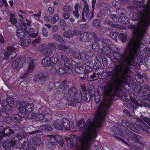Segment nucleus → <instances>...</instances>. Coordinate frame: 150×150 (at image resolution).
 Segmentation results:
<instances>
[{"label":"nucleus","instance_id":"nucleus-53","mask_svg":"<svg viewBox=\"0 0 150 150\" xmlns=\"http://www.w3.org/2000/svg\"><path fill=\"white\" fill-rule=\"evenodd\" d=\"M59 19V16L58 14H56L54 15V16L52 18V23L54 24Z\"/></svg>","mask_w":150,"mask_h":150},{"label":"nucleus","instance_id":"nucleus-23","mask_svg":"<svg viewBox=\"0 0 150 150\" xmlns=\"http://www.w3.org/2000/svg\"><path fill=\"white\" fill-rule=\"evenodd\" d=\"M52 57V56L50 58V57L48 56L44 59H42V60L41 62L42 64L44 67H47L50 65L51 66L52 63L51 59Z\"/></svg>","mask_w":150,"mask_h":150},{"label":"nucleus","instance_id":"nucleus-60","mask_svg":"<svg viewBox=\"0 0 150 150\" xmlns=\"http://www.w3.org/2000/svg\"><path fill=\"white\" fill-rule=\"evenodd\" d=\"M100 23V21L98 19L94 20L93 21V24L94 26H98Z\"/></svg>","mask_w":150,"mask_h":150},{"label":"nucleus","instance_id":"nucleus-26","mask_svg":"<svg viewBox=\"0 0 150 150\" xmlns=\"http://www.w3.org/2000/svg\"><path fill=\"white\" fill-rule=\"evenodd\" d=\"M81 34L79 37V41L81 42L88 41V33L87 32H85L83 31L82 33H81L79 34Z\"/></svg>","mask_w":150,"mask_h":150},{"label":"nucleus","instance_id":"nucleus-52","mask_svg":"<svg viewBox=\"0 0 150 150\" xmlns=\"http://www.w3.org/2000/svg\"><path fill=\"white\" fill-rule=\"evenodd\" d=\"M118 35V33L116 32H112L110 33L111 37L114 40H117V38Z\"/></svg>","mask_w":150,"mask_h":150},{"label":"nucleus","instance_id":"nucleus-40","mask_svg":"<svg viewBox=\"0 0 150 150\" xmlns=\"http://www.w3.org/2000/svg\"><path fill=\"white\" fill-rule=\"evenodd\" d=\"M111 130L112 132L115 135H118L119 134L121 135L122 134V131L121 132L117 127H113Z\"/></svg>","mask_w":150,"mask_h":150},{"label":"nucleus","instance_id":"nucleus-34","mask_svg":"<svg viewBox=\"0 0 150 150\" xmlns=\"http://www.w3.org/2000/svg\"><path fill=\"white\" fill-rule=\"evenodd\" d=\"M90 9L89 8V6L87 4L85 3L84 8L83 11L82 13V21L83 22H85L86 21V19H84V12H90Z\"/></svg>","mask_w":150,"mask_h":150},{"label":"nucleus","instance_id":"nucleus-11","mask_svg":"<svg viewBox=\"0 0 150 150\" xmlns=\"http://www.w3.org/2000/svg\"><path fill=\"white\" fill-rule=\"evenodd\" d=\"M135 121V124L138 127L141 129L145 132L150 134V127L145 123L141 119H136L133 118V120Z\"/></svg>","mask_w":150,"mask_h":150},{"label":"nucleus","instance_id":"nucleus-64","mask_svg":"<svg viewBox=\"0 0 150 150\" xmlns=\"http://www.w3.org/2000/svg\"><path fill=\"white\" fill-rule=\"evenodd\" d=\"M97 3L96 0H92L91 1L92 9L93 11H94L95 8V5Z\"/></svg>","mask_w":150,"mask_h":150},{"label":"nucleus","instance_id":"nucleus-28","mask_svg":"<svg viewBox=\"0 0 150 150\" xmlns=\"http://www.w3.org/2000/svg\"><path fill=\"white\" fill-rule=\"evenodd\" d=\"M22 45L24 47L28 46L31 42L30 39L28 37H25L20 40Z\"/></svg>","mask_w":150,"mask_h":150},{"label":"nucleus","instance_id":"nucleus-55","mask_svg":"<svg viewBox=\"0 0 150 150\" xmlns=\"http://www.w3.org/2000/svg\"><path fill=\"white\" fill-rule=\"evenodd\" d=\"M101 59V62L104 67H106L108 65V60L105 58H103L101 56L99 57Z\"/></svg>","mask_w":150,"mask_h":150},{"label":"nucleus","instance_id":"nucleus-12","mask_svg":"<svg viewBox=\"0 0 150 150\" xmlns=\"http://www.w3.org/2000/svg\"><path fill=\"white\" fill-rule=\"evenodd\" d=\"M58 57L57 54L54 53L52 55L51 59L52 63L51 66L54 67L57 69L62 68V63L58 60Z\"/></svg>","mask_w":150,"mask_h":150},{"label":"nucleus","instance_id":"nucleus-19","mask_svg":"<svg viewBox=\"0 0 150 150\" xmlns=\"http://www.w3.org/2000/svg\"><path fill=\"white\" fill-rule=\"evenodd\" d=\"M122 126L125 128H129L135 132H137L138 131V130L135 128L133 124L127 122L126 121H122Z\"/></svg>","mask_w":150,"mask_h":150},{"label":"nucleus","instance_id":"nucleus-38","mask_svg":"<svg viewBox=\"0 0 150 150\" xmlns=\"http://www.w3.org/2000/svg\"><path fill=\"white\" fill-rule=\"evenodd\" d=\"M54 125L55 128L57 130H62L63 129L62 124L61 122H58L57 121H54Z\"/></svg>","mask_w":150,"mask_h":150},{"label":"nucleus","instance_id":"nucleus-29","mask_svg":"<svg viewBox=\"0 0 150 150\" xmlns=\"http://www.w3.org/2000/svg\"><path fill=\"white\" fill-rule=\"evenodd\" d=\"M18 110L19 111V113L21 115L22 117H24L25 116L26 114L28 115L26 112V106H23L21 105L19 108Z\"/></svg>","mask_w":150,"mask_h":150},{"label":"nucleus","instance_id":"nucleus-43","mask_svg":"<svg viewBox=\"0 0 150 150\" xmlns=\"http://www.w3.org/2000/svg\"><path fill=\"white\" fill-rule=\"evenodd\" d=\"M12 119L14 122L18 123L20 122L21 116H20V115L15 114L12 116Z\"/></svg>","mask_w":150,"mask_h":150},{"label":"nucleus","instance_id":"nucleus-61","mask_svg":"<svg viewBox=\"0 0 150 150\" xmlns=\"http://www.w3.org/2000/svg\"><path fill=\"white\" fill-rule=\"evenodd\" d=\"M105 23L108 25L110 26L111 27L115 28L117 26L115 24H114L112 22L110 21H106L105 22Z\"/></svg>","mask_w":150,"mask_h":150},{"label":"nucleus","instance_id":"nucleus-17","mask_svg":"<svg viewBox=\"0 0 150 150\" xmlns=\"http://www.w3.org/2000/svg\"><path fill=\"white\" fill-rule=\"evenodd\" d=\"M21 58H18L13 62L12 67L14 69L19 71L22 67L23 64L21 61Z\"/></svg>","mask_w":150,"mask_h":150},{"label":"nucleus","instance_id":"nucleus-10","mask_svg":"<svg viewBox=\"0 0 150 150\" xmlns=\"http://www.w3.org/2000/svg\"><path fill=\"white\" fill-rule=\"evenodd\" d=\"M49 77L44 73H39L38 75L35 76L34 80L35 82H39L43 85H49L51 82L49 80Z\"/></svg>","mask_w":150,"mask_h":150},{"label":"nucleus","instance_id":"nucleus-32","mask_svg":"<svg viewBox=\"0 0 150 150\" xmlns=\"http://www.w3.org/2000/svg\"><path fill=\"white\" fill-rule=\"evenodd\" d=\"M150 91V87L147 85L144 84L140 87V90L139 91V92L142 93H143L144 94L146 92Z\"/></svg>","mask_w":150,"mask_h":150},{"label":"nucleus","instance_id":"nucleus-31","mask_svg":"<svg viewBox=\"0 0 150 150\" xmlns=\"http://www.w3.org/2000/svg\"><path fill=\"white\" fill-rule=\"evenodd\" d=\"M52 37L55 40L60 43H62L63 44H65L66 43L65 41L63 40V38L60 35L57 34H54L53 35Z\"/></svg>","mask_w":150,"mask_h":150},{"label":"nucleus","instance_id":"nucleus-47","mask_svg":"<svg viewBox=\"0 0 150 150\" xmlns=\"http://www.w3.org/2000/svg\"><path fill=\"white\" fill-rule=\"evenodd\" d=\"M74 56L75 58L78 59H81L83 61L86 58V57H83L82 54L80 53H78V54H76L75 53V54L74 55Z\"/></svg>","mask_w":150,"mask_h":150},{"label":"nucleus","instance_id":"nucleus-20","mask_svg":"<svg viewBox=\"0 0 150 150\" xmlns=\"http://www.w3.org/2000/svg\"><path fill=\"white\" fill-rule=\"evenodd\" d=\"M102 47L101 45L99 44L98 42H94L92 45V48L93 50L96 52L100 51L103 54V52L104 50H103Z\"/></svg>","mask_w":150,"mask_h":150},{"label":"nucleus","instance_id":"nucleus-54","mask_svg":"<svg viewBox=\"0 0 150 150\" xmlns=\"http://www.w3.org/2000/svg\"><path fill=\"white\" fill-rule=\"evenodd\" d=\"M61 43V44H59L58 45V48L59 50H65L68 49L67 47L65 45V44Z\"/></svg>","mask_w":150,"mask_h":150},{"label":"nucleus","instance_id":"nucleus-3","mask_svg":"<svg viewBox=\"0 0 150 150\" xmlns=\"http://www.w3.org/2000/svg\"><path fill=\"white\" fill-rule=\"evenodd\" d=\"M72 83H69L66 84L67 86L69 88L68 93L69 97H73L70 100L69 105L77 106V105L82 101V95L81 91L78 90L75 86L71 87Z\"/></svg>","mask_w":150,"mask_h":150},{"label":"nucleus","instance_id":"nucleus-45","mask_svg":"<svg viewBox=\"0 0 150 150\" xmlns=\"http://www.w3.org/2000/svg\"><path fill=\"white\" fill-rule=\"evenodd\" d=\"M101 61L100 60V61L98 60L97 62H94L93 66L94 69L96 70L101 67L102 65Z\"/></svg>","mask_w":150,"mask_h":150},{"label":"nucleus","instance_id":"nucleus-63","mask_svg":"<svg viewBox=\"0 0 150 150\" xmlns=\"http://www.w3.org/2000/svg\"><path fill=\"white\" fill-rule=\"evenodd\" d=\"M42 33L43 35L45 36H48V33L46 28H43L42 30Z\"/></svg>","mask_w":150,"mask_h":150},{"label":"nucleus","instance_id":"nucleus-62","mask_svg":"<svg viewBox=\"0 0 150 150\" xmlns=\"http://www.w3.org/2000/svg\"><path fill=\"white\" fill-rule=\"evenodd\" d=\"M83 31H79L77 29H73V33L75 34L76 35H78V36L80 35L81 34H79L80 33H82Z\"/></svg>","mask_w":150,"mask_h":150},{"label":"nucleus","instance_id":"nucleus-30","mask_svg":"<svg viewBox=\"0 0 150 150\" xmlns=\"http://www.w3.org/2000/svg\"><path fill=\"white\" fill-rule=\"evenodd\" d=\"M63 127L66 129H69L70 127V122L69 120L66 118H63L62 120Z\"/></svg>","mask_w":150,"mask_h":150},{"label":"nucleus","instance_id":"nucleus-7","mask_svg":"<svg viewBox=\"0 0 150 150\" xmlns=\"http://www.w3.org/2000/svg\"><path fill=\"white\" fill-rule=\"evenodd\" d=\"M14 132V131L12 129H10L9 127L7 128L6 129H4V132L3 133L2 136H4L5 135L8 136V137H7L6 138L7 140L6 141V142L8 143H11L14 142V145L16 144V142L19 140H21L23 139L21 135H17V136H14L13 137H12L10 134H12Z\"/></svg>","mask_w":150,"mask_h":150},{"label":"nucleus","instance_id":"nucleus-42","mask_svg":"<svg viewBox=\"0 0 150 150\" xmlns=\"http://www.w3.org/2000/svg\"><path fill=\"white\" fill-rule=\"evenodd\" d=\"M119 16V17H118L115 15L112 14L110 16V17L114 21L121 22L122 21V18H121V16L120 15Z\"/></svg>","mask_w":150,"mask_h":150},{"label":"nucleus","instance_id":"nucleus-41","mask_svg":"<svg viewBox=\"0 0 150 150\" xmlns=\"http://www.w3.org/2000/svg\"><path fill=\"white\" fill-rule=\"evenodd\" d=\"M26 112L28 114L30 112L33 110L34 108V106L32 103H28L26 105Z\"/></svg>","mask_w":150,"mask_h":150},{"label":"nucleus","instance_id":"nucleus-18","mask_svg":"<svg viewBox=\"0 0 150 150\" xmlns=\"http://www.w3.org/2000/svg\"><path fill=\"white\" fill-rule=\"evenodd\" d=\"M67 81H63L56 89V93L57 94L64 93H65V84H67Z\"/></svg>","mask_w":150,"mask_h":150},{"label":"nucleus","instance_id":"nucleus-2","mask_svg":"<svg viewBox=\"0 0 150 150\" xmlns=\"http://www.w3.org/2000/svg\"><path fill=\"white\" fill-rule=\"evenodd\" d=\"M103 121L99 115H96L91 121L89 118L86 122L83 119H80L77 122V125L80 131H83L84 134L81 136L83 139L87 137L88 139H94L98 134V129H100L102 126Z\"/></svg>","mask_w":150,"mask_h":150},{"label":"nucleus","instance_id":"nucleus-51","mask_svg":"<svg viewBox=\"0 0 150 150\" xmlns=\"http://www.w3.org/2000/svg\"><path fill=\"white\" fill-rule=\"evenodd\" d=\"M140 117L148 124L150 125V118L144 116L142 115L140 116Z\"/></svg>","mask_w":150,"mask_h":150},{"label":"nucleus","instance_id":"nucleus-5","mask_svg":"<svg viewBox=\"0 0 150 150\" xmlns=\"http://www.w3.org/2000/svg\"><path fill=\"white\" fill-rule=\"evenodd\" d=\"M131 72H128L125 68L122 67V98L123 96L128 97L129 91L130 88L129 82L132 79L129 75Z\"/></svg>","mask_w":150,"mask_h":150},{"label":"nucleus","instance_id":"nucleus-44","mask_svg":"<svg viewBox=\"0 0 150 150\" xmlns=\"http://www.w3.org/2000/svg\"><path fill=\"white\" fill-rule=\"evenodd\" d=\"M93 12L92 11H90L84 12V15L85 14V16L87 18H89V19L90 20L94 16Z\"/></svg>","mask_w":150,"mask_h":150},{"label":"nucleus","instance_id":"nucleus-16","mask_svg":"<svg viewBox=\"0 0 150 150\" xmlns=\"http://www.w3.org/2000/svg\"><path fill=\"white\" fill-rule=\"evenodd\" d=\"M25 63L28 65V72L29 73L32 72L35 68L33 58L31 57H28L25 59Z\"/></svg>","mask_w":150,"mask_h":150},{"label":"nucleus","instance_id":"nucleus-36","mask_svg":"<svg viewBox=\"0 0 150 150\" xmlns=\"http://www.w3.org/2000/svg\"><path fill=\"white\" fill-rule=\"evenodd\" d=\"M74 35L72 32V30L69 29L64 32L63 33V36L67 38H70Z\"/></svg>","mask_w":150,"mask_h":150},{"label":"nucleus","instance_id":"nucleus-56","mask_svg":"<svg viewBox=\"0 0 150 150\" xmlns=\"http://www.w3.org/2000/svg\"><path fill=\"white\" fill-rule=\"evenodd\" d=\"M44 21L46 22L49 23L52 21V17L50 15H48L45 16L44 18Z\"/></svg>","mask_w":150,"mask_h":150},{"label":"nucleus","instance_id":"nucleus-59","mask_svg":"<svg viewBox=\"0 0 150 150\" xmlns=\"http://www.w3.org/2000/svg\"><path fill=\"white\" fill-rule=\"evenodd\" d=\"M4 102H2V103H0V111L4 112L6 110V107L4 105Z\"/></svg>","mask_w":150,"mask_h":150},{"label":"nucleus","instance_id":"nucleus-25","mask_svg":"<svg viewBox=\"0 0 150 150\" xmlns=\"http://www.w3.org/2000/svg\"><path fill=\"white\" fill-rule=\"evenodd\" d=\"M25 142H26L24 141V143L22 145L23 148L24 150H36L35 146H34L33 145H30L29 143H28L26 141Z\"/></svg>","mask_w":150,"mask_h":150},{"label":"nucleus","instance_id":"nucleus-48","mask_svg":"<svg viewBox=\"0 0 150 150\" xmlns=\"http://www.w3.org/2000/svg\"><path fill=\"white\" fill-rule=\"evenodd\" d=\"M95 73L98 75L102 74L104 72V69L103 68L100 67L95 70Z\"/></svg>","mask_w":150,"mask_h":150},{"label":"nucleus","instance_id":"nucleus-37","mask_svg":"<svg viewBox=\"0 0 150 150\" xmlns=\"http://www.w3.org/2000/svg\"><path fill=\"white\" fill-rule=\"evenodd\" d=\"M16 35L18 38H20L21 40V39L25 36L26 35L22 30H17L16 31Z\"/></svg>","mask_w":150,"mask_h":150},{"label":"nucleus","instance_id":"nucleus-15","mask_svg":"<svg viewBox=\"0 0 150 150\" xmlns=\"http://www.w3.org/2000/svg\"><path fill=\"white\" fill-rule=\"evenodd\" d=\"M4 105L6 107V110L10 111L11 110L12 108L14 106V99L11 97H8L4 101Z\"/></svg>","mask_w":150,"mask_h":150},{"label":"nucleus","instance_id":"nucleus-24","mask_svg":"<svg viewBox=\"0 0 150 150\" xmlns=\"http://www.w3.org/2000/svg\"><path fill=\"white\" fill-rule=\"evenodd\" d=\"M93 53L91 51H88L86 52L85 54L87 56V57H88L87 58H86L84 60H85V62L86 64V65H88L89 64H92L93 63V61L91 60L90 58V57H91L93 56Z\"/></svg>","mask_w":150,"mask_h":150},{"label":"nucleus","instance_id":"nucleus-57","mask_svg":"<svg viewBox=\"0 0 150 150\" xmlns=\"http://www.w3.org/2000/svg\"><path fill=\"white\" fill-rule=\"evenodd\" d=\"M42 128L45 130L47 131H52L53 129L52 127L48 125H45L42 126Z\"/></svg>","mask_w":150,"mask_h":150},{"label":"nucleus","instance_id":"nucleus-4","mask_svg":"<svg viewBox=\"0 0 150 150\" xmlns=\"http://www.w3.org/2000/svg\"><path fill=\"white\" fill-rule=\"evenodd\" d=\"M61 58L64 62L65 68H62L58 69V74L61 76H65L66 74H70L73 73L74 67L76 65V63L71 58H67L65 55H62Z\"/></svg>","mask_w":150,"mask_h":150},{"label":"nucleus","instance_id":"nucleus-58","mask_svg":"<svg viewBox=\"0 0 150 150\" xmlns=\"http://www.w3.org/2000/svg\"><path fill=\"white\" fill-rule=\"evenodd\" d=\"M5 121L7 124H10L12 122V117H11L8 116H6L5 117Z\"/></svg>","mask_w":150,"mask_h":150},{"label":"nucleus","instance_id":"nucleus-39","mask_svg":"<svg viewBox=\"0 0 150 150\" xmlns=\"http://www.w3.org/2000/svg\"><path fill=\"white\" fill-rule=\"evenodd\" d=\"M124 134H127L129 137H130V138H128V142H129V140L131 139L132 140H134L133 138L134 137L135 134L133 132H132L128 130H126L125 131V133H124Z\"/></svg>","mask_w":150,"mask_h":150},{"label":"nucleus","instance_id":"nucleus-35","mask_svg":"<svg viewBox=\"0 0 150 150\" xmlns=\"http://www.w3.org/2000/svg\"><path fill=\"white\" fill-rule=\"evenodd\" d=\"M87 33H88L87 36L88 37V42H91L92 40L95 39V38L96 36L94 32L91 31L90 32Z\"/></svg>","mask_w":150,"mask_h":150},{"label":"nucleus","instance_id":"nucleus-21","mask_svg":"<svg viewBox=\"0 0 150 150\" xmlns=\"http://www.w3.org/2000/svg\"><path fill=\"white\" fill-rule=\"evenodd\" d=\"M144 99L139 100H138L139 105H143L145 106L150 108V99L146 98V97L144 96Z\"/></svg>","mask_w":150,"mask_h":150},{"label":"nucleus","instance_id":"nucleus-6","mask_svg":"<svg viewBox=\"0 0 150 150\" xmlns=\"http://www.w3.org/2000/svg\"><path fill=\"white\" fill-rule=\"evenodd\" d=\"M7 51H4V52L0 53V60H8L9 58H11L13 59L17 56V54L15 52L16 48L12 45L8 46L7 47L6 49Z\"/></svg>","mask_w":150,"mask_h":150},{"label":"nucleus","instance_id":"nucleus-9","mask_svg":"<svg viewBox=\"0 0 150 150\" xmlns=\"http://www.w3.org/2000/svg\"><path fill=\"white\" fill-rule=\"evenodd\" d=\"M128 97L124 96L123 97V100H122V104H124L125 106L129 109L131 112H134V105L132 103H130L129 100L131 101L134 103H136V100L135 99L137 96L134 93H131L129 94H128Z\"/></svg>","mask_w":150,"mask_h":150},{"label":"nucleus","instance_id":"nucleus-27","mask_svg":"<svg viewBox=\"0 0 150 150\" xmlns=\"http://www.w3.org/2000/svg\"><path fill=\"white\" fill-rule=\"evenodd\" d=\"M84 66H82L80 64H77L74 68L75 71L79 74L85 73V69Z\"/></svg>","mask_w":150,"mask_h":150},{"label":"nucleus","instance_id":"nucleus-33","mask_svg":"<svg viewBox=\"0 0 150 150\" xmlns=\"http://www.w3.org/2000/svg\"><path fill=\"white\" fill-rule=\"evenodd\" d=\"M9 21L12 25L16 27H17V19L15 18L14 14L12 13L10 14Z\"/></svg>","mask_w":150,"mask_h":150},{"label":"nucleus","instance_id":"nucleus-50","mask_svg":"<svg viewBox=\"0 0 150 150\" xmlns=\"http://www.w3.org/2000/svg\"><path fill=\"white\" fill-rule=\"evenodd\" d=\"M85 73L86 74H88L93 69L92 67L90 66L86 65L85 68Z\"/></svg>","mask_w":150,"mask_h":150},{"label":"nucleus","instance_id":"nucleus-14","mask_svg":"<svg viewBox=\"0 0 150 150\" xmlns=\"http://www.w3.org/2000/svg\"><path fill=\"white\" fill-rule=\"evenodd\" d=\"M47 136L50 139L48 144H51L52 145H56L57 143L60 144L63 141L62 137L58 134L48 135Z\"/></svg>","mask_w":150,"mask_h":150},{"label":"nucleus","instance_id":"nucleus-8","mask_svg":"<svg viewBox=\"0 0 150 150\" xmlns=\"http://www.w3.org/2000/svg\"><path fill=\"white\" fill-rule=\"evenodd\" d=\"M57 47L53 43H51L47 45H42L38 47V50L41 52L43 54L46 56H50L53 53V50H55Z\"/></svg>","mask_w":150,"mask_h":150},{"label":"nucleus","instance_id":"nucleus-49","mask_svg":"<svg viewBox=\"0 0 150 150\" xmlns=\"http://www.w3.org/2000/svg\"><path fill=\"white\" fill-rule=\"evenodd\" d=\"M100 12L103 15L107 16L109 15L110 11L108 9L102 8L101 9Z\"/></svg>","mask_w":150,"mask_h":150},{"label":"nucleus","instance_id":"nucleus-13","mask_svg":"<svg viewBox=\"0 0 150 150\" xmlns=\"http://www.w3.org/2000/svg\"><path fill=\"white\" fill-rule=\"evenodd\" d=\"M65 140L68 145L71 148L76 146L78 142L77 136L74 134H71L70 137H66Z\"/></svg>","mask_w":150,"mask_h":150},{"label":"nucleus","instance_id":"nucleus-22","mask_svg":"<svg viewBox=\"0 0 150 150\" xmlns=\"http://www.w3.org/2000/svg\"><path fill=\"white\" fill-rule=\"evenodd\" d=\"M129 143L135 147L142 148L143 147L144 144L143 143L136 142L135 140H129Z\"/></svg>","mask_w":150,"mask_h":150},{"label":"nucleus","instance_id":"nucleus-46","mask_svg":"<svg viewBox=\"0 0 150 150\" xmlns=\"http://www.w3.org/2000/svg\"><path fill=\"white\" fill-rule=\"evenodd\" d=\"M84 97L85 101L87 103L89 102L91 100V96L88 91L85 92Z\"/></svg>","mask_w":150,"mask_h":150},{"label":"nucleus","instance_id":"nucleus-1","mask_svg":"<svg viewBox=\"0 0 150 150\" xmlns=\"http://www.w3.org/2000/svg\"><path fill=\"white\" fill-rule=\"evenodd\" d=\"M144 1L143 0L142 2H137L139 8L137 7V9H139L140 11L137 15L138 17L134 19H139V27L133 30L134 37L130 40L126 49V51L128 52L127 55L124 58V55L122 54V67L128 72H132L130 66L134 64L136 57L140 62H143V56L141 54L140 46L150 24V0L147 4L143 5Z\"/></svg>","mask_w":150,"mask_h":150}]
</instances>
